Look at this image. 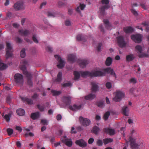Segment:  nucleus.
<instances>
[{"mask_svg": "<svg viewBox=\"0 0 149 149\" xmlns=\"http://www.w3.org/2000/svg\"><path fill=\"white\" fill-rule=\"evenodd\" d=\"M110 1L109 0H102L101 3L102 5H104L101 7L99 8L101 15L102 16H104L105 15V10H107L110 8V6L109 4Z\"/></svg>", "mask_w": 149, "mask_h": 149, "instance_id": "obj_1", "label": "nucleus"}, {"mask_svg": "<svg viewBox=\"0 0 149 149\" xmlns=\"http://www.w3.org/2000/svg\"><path fill=\"white\" fill-rule=\"evenodd\" d=\"M131 38L135 42L140 43L142 41L143 36L140 34H133L131 35Z\"/></svg>", "mask_w": 149, "mask_h": 149, "instance_id": "obj_2", "label": "nucleus"}, {"mask_svg": "<svg viewBox=\"0 0 149 149\" xmlns=\"http://www.w3.org/2000/svg\"><path fill=\"white\" fill-rule=\"evenodd\" d=\"M15 81L16 84L23 85L24 83L23 76L19 73L15 74L14 76Z\"/></svg>", "mask_w": 149, "mask_h": 149, "instance_id": "obj_3", "label": "nucleus"}, {"mask_svg": "<svg viewBox=\"0 0 149 149\" xmlns=\"http://www.w3.org/2000/svg\"><path fill=\"white\" fill-rule=\"evenodd\" d=\"M125 95V94L124 93L120 91H118L116 92L115 96L113 98V100L116 102H120Z\"/></svg>", "mask_w": 149, "mask_h": 149, "instance_id": "obj_4", "label": "nucleus"}, {"mask_svg": "<svg viewBox=\"0 0 149 149\" xmlns=\"http://www.w3.org/2000/svg\"><path fill=\"white\" fill-rule=\"evenodd\" d=\"M116 39L118 44L120 47L123 48L126 46L127 44L123 36H119L116 37Z\"/></svg>", "mask_w": 149, "mask_h": 149, "instance_id": "obj_5", "label": "nucleus"}, {"mask_svg": "<svg viewBox=\"0 0 149 149\" xmlns=\"http://www.w3.org/2000/svg\"><path fill=\"white\" fill-rule=\"evenodd\" d=\"M54 57L57 58L59 64L57 65V67L59 69L63 68L65 66V62L63 60L61 56L58 55H55Z\"/></svg>", "mask_w": 149, "mask_h": 149, "instance_id": "obj_6", "label": "nucleus"}, {"mask_svg": "<svg viewBox=\"0 0 149 149\" xmlns=\"http://www.w3.org/2000/svg\"><path fill=\"white\" fill-rule=\"evenodd\" d=\"M80 68H85L86 65L89 63V60L86 59H78L77 61Z\"/></svg>", "mask_w": 149, "mask_h": 149, "instance_id": "obj_7", "label": "nucleus"}, {"mask_svg": "<svg viewBox=\"0 0 149 149\" xmlns=\"http://www.w3.org/2000/svg\"><path fill=\"white\" fill-rule=\"evenodd\" d=\"M130 142V148L132 149H137L139 148V146L136 143L135 139L132 137V136L129 137V140L127 143Z\"/></svg>", "mask_w": 149, "mask_h": 149, "instance_id": "obj_8", "label": "nucleus"}, {"mask_svg": "<svg viewBox=\"0 0 149 149\" xmlns=\"http://www.w3.org/2000/svg\"><path fill=\"white\" fill-rule=\"evenodd\" d=\"M104 68L102 69V71L96 70L95 71L93 72H91L92 74V77H101L105 76V72Z\"/></svg>", "mask_w": 149, "mask_h": 149, "instance_id": "obj_9", "label": "nucleus"}, {"mask_svg": "<svg viewBox=\"0 0 149 149\" xmlns=\"http://www.w3.org/2000/svg\"><path fill=\"white\" fill-rule=\"evenodd\" d=\"M79 119L81 124L83 126H87L91 124L90 120L87 118H84L80 116Z\"/></svg>", "mask_w": 149, "mask_h": 149, "instance_id": "obj_10", "label": "nucleus"}, {"mask_svg": "<svg viewBox=\"0 0 149 149\" xmlns=\"http://www.w3.org/2000/svg\"><path fill=\"white\" fill-rule=\"evenodd\" d=\"M99 84L95 82H91V92L93 93H96L99 90Z\"/></svg>", "mask_w": 149, "mask_h": 149, "instance_id": "obj_11", "label": "nucleus"}, {"mask_svg": "<svg viewBox=\"0 0 149 149\" xmlns=\"http://www.w3.org/2000/svg\"><path fill=\"white\" fill-rule=\"evenodd\" d=\"M23 5L24 3L22 1H19L14 4L13 7L16 11H19L24 9Z\"/></svg>", "mask_w": 149, "mask_h": 149, "instance_id": "obj_12", "label": "nucleus"}, {"mask_svg": "<svg viewBox=\"0 0 149 149\" xmlns=\"http://www.w3.org/2000/svg\"><path fill=\"white\" fill-rule=\"evenodd\" d=\"M88 39V37L86 35L82 34L78 35L76 37V39L79 41H82L86 42Z\"/></svg>", "mask_w": 149, "mask_h": 149, "instance_id": "obj_13", "label": "nucleus"}, {"mask_svg": "<svg viewBox=\"0 0 149 149\" xmlns=\"http://www.w3.org/2000/svg\"><path fill=\"white\" fill-rule=\"evenodd\" d=\"M71 100V97L70 96H64L62 98V101L65 104L66 106L70 105Z\"/></svg>", "mask_w": 149, "mask_h": 149, "instance_id": "obj_14", "label": "nucleus"}, {"mask_svg": "<svg viewBox=\"0 0 149 149\" xmlns=\"http://www.w3.org/2000/svg\"><path fill=\"white\" fill-rule=\"evenodd\" d=\"M104 26L106 29L111 30L112 29V25L107 19H104L103 20Z\"/></svg>", "mask_w": 149, "mask_h": 149, "instance_id": "obj_15", "label": "nucleus"}, {"mask_svg": "<svg viewBox=\"0 0 149 149\" xmlns=\"http://www.w3.org/2000/svg\"><path fill=\"white\" fill-rule=\"evenodd\" d=\"M76 144L82 148H85L87 146V143L83 139L77 140L75 141Z\"/></svg>", "mask_w": 149, "mask_h": 149, "instance_id": "obj_16", "label": "nucleus"}, {"mask_svg": "<svg viewBox=\"0 0 149 149\" xmlns=\"http://www.w3.org/2000/svg\"><path fill=\"white\" fill-rule=\"evenodd\" d=\"M104 70L105 72V75L106 74L110 73V74L114 77L115 79L117 77L116 73L114 72L113 69H111L110 67H108L107 68H104Z\"/></svg>", "mask_w": 149, "mask_h": 149, "instance_id": "obj_17", "label": "nucleus"}, {"mask_svg": "<svg viewBox=\"0 0 149 149\" xmlns=\"http://www.w3.org/2000/svg\"><path fill=\"white\" fill-rule=\"evenodd\" d=\"M62 142L65 143L66 146L71 147L72 145V142L71 139H68V138L65 139H61Z\"/></svg>", "mask_w": 149, "mask_h": 149, "instance_id": "obj_18", "label": "nucleus"}, {"mask_svg": "<svg viewBox=\"0 0 149 149\" xmlns=\"http://www.w3.org/2000/svg\"><path fill=\"white\" fill-rule=\"evenodd\" d=\"M77 59V57L74 55L70 54L68 55V61L71 63H73L75 62Z\"/></svg>", "mask_w": 149, "mask_h": 149, "instance_id": "obj_19", "label": "nucleus"}, {"mask_svg": "<svg viewBox=\"0 0 149 149\" xmlns=\"http://www.w3.org/2000/svg\"><path fill=\"white\" fill-rule=\"evenodd\" d=\"M82 107V105L80 104L79 106L77 105L76 104H74L72 106L71 105H70L69 106L68 108L71 110L73 111H77L78 110L80 109Z\"/></svg>", "mask_w": 149, "mask_h": 149, "instance_id": "obj_20", "label": "nucleus"}, {"mask_svg": "<svg viewBox=\"0 0 149 149\" xmlns=\"http://www.w3.org/2000/svg\"><path fill=\"white\" fill-rule=\"evenodd\" d=\"M123 30L126 34L132 33L134 31V29L130 26L124 27Z\"/></svg>", "mask_w": 149, "mask_h": 149, "instance_id": "obj_21", "label": "nucleus"}, {"mask_svg": "<svg viewBox=\"0 0 149 149\" xmlns=\"http://www.w3.org/2000/svg\"><path fill=\"white\" fill-rule=\"evenodd\" d=\"M122 113L124 115L128 116H129V109L127 106H124L122 109Z\"/></svg>", "mask_w": 149, "mask_h": 149, "instance_id": "obj_22", "label": "nucleus"}, {"mask_svg": "<svg viewBox=\"0 0 149 149\" xmlns=\"http://www.w3.org/2000/svg\"><path fill=\"white\" fill-rule=\"evenodd\" d=\"M103 131L104 132L109 134L110 135H114L115 134V130L114 129L104 128L103 129Z\"/></svg>", "mask_w": 149, "mask_h": 149, "instance_id": "obj_23", "label": "nucleus"}, {"mask_svg": "<svg viewBox=\"0 0 149 149\" xmlns=\"http://www.w3.org/2000/svg\"><path fill=\"white\" fill-rule=\"evenodd\" d=\"M81 76L83 78H85L87 76L92 77V74L91 72L88 71H81L80 72Z\"/></svg>", "mask_w": 149, "mask_h": 149, "instance_id": "obj_24", "label": "nucleus"}, {"mask_svg": "<svg viewBox=\"0 0 149 149\" xmlns=\"http://www.w3.org/2000/svg\"><path fill=\"white\" fill-rule=\"evenodd\" d=\"M40 116L39 112H36L31 113V117L33 120L37 119L40 117Z\"/></svg>", "mask_w": 149, "mask_h": 149, "instance_id": "obj_25", "label": "nucleus"}, {"mask_svg": "<svg viewBox=\"0 0 149 149\" xmlns=\"http://www.w3.org/2000/svg\"><path fill=\"white\" fill-rule=\"evenodd\" d=\"M6 52L5 57L6 60L13 57V51H8L7 50L6 51Z\"/></svg>", "mask_w": 149, "mask_h": 149, "instance_id": "obj_26", "label": "nucleus"}, {"mask_svg": "<svg viewBox=\"0 0 149 149\" xmlns=\"http://www.w3.org/2000/svg\"><path fill=\"white\" fill-rule=\"evenodd\" d=\"M135 58V56L133 54H130L126 56V61L127 62H130L133 61Z\"/></svg>", "mask_w": 149, "mask_h": 149, "instance_id": "obj_27", "label": "nucleus"}, {"mask_svg": "<svg viewBox=\"0 0 149 149\" xmlns=\"http://www.w3.org/2000/svg\"><path fill=\"white\" fill-rule=\"evenodd\" d=\"M62 79V73L61 72H60L58 73L57 75V78L55 79L54 81L59 83L61 82Z\"/></svg>", "mask_w": 149, "mask_h": 149, "instance_id": "obj_28", "label": "nucleus"}, {"mask_svg": "<svg viewBox=\"0 0 149 149\" xmlns=\"http://www.w3.org/2000/svg\"><path fill=\"white\" fill-rule=\"evenodd\" d=\"M95 104L99 107L103 108L105 106V103L104 101L102 100H99V101L96 102L95 103Z\"/></svg>", "mask_w": 149, "mask_h": 149, "instance_id": "obj_29", "label": "nucleus"}, {"mask_svg": "<svg viewBox=\"0 0 149 149\" xmlns=\"http://www.w3.org/2000/svg\"><path fill=\"white\" fill-rule=\"evenodd\" d=\"M22 100L26 102L29 105H32L33 104V102L32 100L27 97H22Z\"/></svg>", "mask_w": 149, "mask_h": 149, "instance_id": "obj_30", "label": "nucleus"}, {"mask_svg": "<svg viewBox=\"0 0 149 149\" xmlns=\"http://www.w3.org/2000/svg\"><path fill=\"white\" fill-rule=\"evenodd\" d=\"M96 97V95L95 94L91 93L88 95L86 96L85 97V99L86 100H92L95 98Z\"/></svg>", "mask_w": 149, "mask_h": 149, "instance_id": "obj_31", "label": "nucleus"}, {"mask_svg": "<svg viewBox=\"0 0 149 149\" xmlns=\"http://www.w3.org/2000/svg\"><path fill=\"white\" fill-rule=\"evenodd\" d=\"M16 112L17 114L19 116H24L25 114L24 110L22 108L17 109L16 111Z\"/></svg>", "mask_w": 149, "mask_h": 149, "instance_id": "obj_32", "label": "nucleus"}, {"mask_svg": "<svg viewBox=\"0 0 149 149\" xmlns=\"http://www.w3.org/2000/svg\"><path fill=\"white\" fill-rule=\"evenodd\" d=\"M19 32L21 35L24 36H26L29 33V31L27 30L24 31L22 29L19 30Z\"/></svg>", "mask_w": 149, "mask_h": 149, "instance_id": "obj_33", "label": "nucleus"}, {"mask_svg": "<svg viewBox=\"0 0 149 149\" xmlns=\"http://www.w3.org/2000/svg\"><path fill=\"white\" fill-rule=\"evenodd\" d=\"M100 130V129L98 127L95 126L93 127L91 130V132L94 133L96 135H97Z\"/></svg>", "mask_w": 149, "mask_h": 149, "instance_id": "obj_34", "label": "nucleus"}, {"mask_svg": "<svg viewBox=\"0 0 149 149\" xmlns=\"http://www.w3.org/2000/svg\"><path fill=\"white\" fill-rule=\"evenodd\" d=\"M113 59L110 57H108L105 61V65L107 66H110L112 64Z\"/></svg>", "mask_w": 149, "mask_h": 149, "instance_id": "obj_35", "label": "nucleus"}, {"mask_svg": "<svg viewBox=\"0 0 149 149\" xmlns=\"http://www.w3.org/2000/svg\"><path fill=\"white\" fill-rule=\"evenodd\" d=\"M6 48L5 49L6 51L7 50L8 51H13V47L11 45L10 43L8 41H6Z\"/></svg>", "mask_w": 149, "mask_h": 149, "instance_id": "obj_36", "label": "nucleus"}, {"mask_svg": "<svg viewBox=\"0 0 149 149\" xmlns=\"http://www.w3.org/2000/svg\"><path fill=\"white\" fill-rule=\"evenodd\" d=\"M32 76L30 77L27 78V84L28 85L29 87L33 86V82L32 80Z\"/></svg>", "mask_w": 149, "mask_h": 149, "instance_id": "obj_37", "label": "nucleus"}, {"mask_svg": "<svg viewBox=\"0 0 149 149\" xmlns=\"http://www.w3.org/2000/svg\"><path fill=\"white\" fill-rule=\"evenodd\" d=\"M141 25L142 26V27H146V31L147 32H149V27L148 24V23H147L146 22L144 21L141 24Z\"/></svg>", "mask_w": 149, "mask_h": 149, "instance_id": "obj_38", "label": "nucleus"}, {"mask_svg": "<svg viewBox=\"0 0 149 149\" xmlns=\"http://www.w3.org/2000/svg\"><path fill=\"white\" fill-rule=\"evenodd\" d=\"M51 93L53 96H57L60 95L61 93V91L52 90L51 91Z\"/></svg>", "mask_w": 149, "mask_h": 149, "instance_id": "obj_39", "label": "nucleus"}, {"mask_svg": "<svg viewBox=\"0 0 149 149\" xmlns=\"http://www.w3.org/2000/svg\"><path fill=\"white\" fill-rule=\"evenodd\" d=\"M113 141V139L111 138H106L103 139V142L105 145H106L109 143L112 142Z\"/></svg>", "mask_w": 149, "mask_h": 149, "instance_id": "obj_40", "label": "nucleus"}, {"mask_svg": "<svg viewBox=\"0 0 149 149\" xmlns=\"http://www.w3.org/2000/svg\"><path fill=\"white\" fill-rule=\"evenodd\" d=\"M74 79L75 80H77L79 79L80 77V73L77 71H74Z\"/></svg>", "mask_w": 149, "mask_h": 149, "instance_id": "obj_41", "label": "nucleus"}, {"mask_svg": "<svg viewBox=\"0 0 149 149\" xmlns=\"http://www.w3.org/2000/svg\"><path fill=\"white\" fill-rule=\"evenodd\" d=\"M26 49L25 48H23L21 51L20 52V57L22 58H24L26 56Z\"/></svg>", "mask_w": 149, "mask_h": 149, "instance_id": "obj_42", "label": "nucleus"}, {"mask_svg": "<svg viewBox=\"0 0 149 149\" xmlns=\"http://www.w3.org/2000/svg\"><path fill=\"white\" fill-rule=\"evenodd\" d=\"M11 116V113H9L8 114L5 115L4 116V118L7 122H9Z\"/></svg>", "mask_w": 149, "mask_h": 149, "instance_id": "obj_43", "label": "nucleus"}, {"mask_svg": "<svg viewBox=\"0 0 149 149\" xmlns=\"http://www.w3.org/2000/svg\"><path fill=\"white\" fill-rule=\"evenodd\" d=\"M110 112L109 111L106 112L104 115L103 118L104 120H108L110 115Z\"/></svg>", "mask_w": 149, "mask_h": 149, "instance_id": "obj_44", "label": "nucleus"}, {"mask_svg": "<svg viewBox=\"0 0 149 149\" xmlns=\"http://www.w3.org/2000/svg\"><path fill=\"white\" fill-rule=\"evenodd\" d=\"M135 49L139 53H141L143 51L142 47L140 45H137L135 47Z\"/></svg>", "mask_w": 149, "mask_h": 149, "instance_id": "obj_45", "label": "nucleus"}, {"mask_svg": "<svg viewBox=\"0 0 149 149\" xmlns=\"http://www.w3.org/2000/svg\"><path fill=\"white\" fill-rule=\"evenodd\" d=\"M23 73L24 75H26V77H27V78L32 76L31 74L28 72L26 70L23 71Z\"/></svg>", "mask_w": 149, "mask_h": 149, "instance_id": "obj_46", "label": "nucleus"}, {"mask_svg": "<svg viewBox=\"0 0 149 149\" xmlns=\"http://www.w3.org/2000/svg\"><path fill=\"white\" fill-rule=\"evenodd\" d=\"M36 106L37 108L41 112H43L44 111L45 107L43 105L41 106L40 105L38 104L36 105Z\"/></svg>", "mask_w": 149, "mask_h": 149, "instance_id": "obj_47", "label": "nucleus"}, {"mask_svg": "<svg viewBox=\"0 0 149 149\" xmlns=\"http://www.w3.org/2000/svg\"><path fill=\"white\" fill-rule=\"evenodd\" d=\"M138 56L139 58H142L144 57H148V55L145 53H141L139 54Z\"/></svg>", "mask_w": 149, "mask_h": 149, "instance_id": "obj_48", "label": "nucleus"}, {"mask_svg": "<svg viewBox=\"0 0 149 149\" xmlns=\"http://www.w3.org/2000/svg\"><path fill=\"white\" fill-rule=\"evenodd\" d=\"M62 85L63 87L71 86H72V84L70 82L62 84Z\"/></svg>", "mask_w": 149, "mask_h": 149, "instance_id": "obj_49", "label": "nucleus"}, {"mask_svg": "<svg viewBox=\"0 0 149 149\" xmlns=\"http://www.w3.org/2000/svg\"><path fill=\"white\" fill-rule=\"evenodd\" d=\"M6 131L7 132L8 135L9 136L11 135L13 132V130L12 129L10 128H7L6 130Z\"/></svg>", "mask_w": 149, "mask_h": 149, "instance_id": "obj_50", "label": "nucleus"}, {"mask_svg": "<svg viewBox=\"0 0 149 149\" xmlns=\"http://www.w3.org/2000/svg\"><path fill=\"white\" fill-rule=\"evenodd\" d=\"M8 67L7 65L3 63V64L0 66V70H3L6 69Z\"/></svg>", "mask_w": 149, "mask_h": 149, "instance_id": "obj_51", "label": "nucleus"}, {"mask_svg": "<svg viewBox=\"0 0 149 149\" xmlns=\"http://www.w3.org/2000/svg\"><path fill=\"white\" fill-rule=\"evenodd\" d=\"M11 98L10 95H8L7 96L6 102L7 103L10 104L11 103Z\"/></svg>", "mask_w": 149, "mask_h": 149, "instance_id": "obj_52", "label": "nucleus"}, {"mask_svg": "<svg viewBox=\"0 0 149 149\" xmlns=\"http://www.w3.org/2000/svg\"><path fill=\"white\" fill-rule=\"evenodd\" d=\"M99 28L100 29V31L101 32L104 33L105 32V30L102 24H101L99 26Z\"/></svg>", "mask_w": 149, "mask_h": 149, "instance_id": "obj_53", "label": "nucleus"}, {"mask_svg": "<svg viewBox=\"0 0 149 149\" xmlns=\"http://www.w3.org/2000/svg\"><path fill=\"white\" fill-rule=\"evenodd\" d=\"M106 86L108 89H110L112 87L111 83L109 82H107L106 84Z\"/></svg>", "mask_w": 149, "mask_h": 149, "instance_id": "obj_54", "label": "nucleus"}, {"mask_svg": "<svg viewBox=\"0 0 149 149\" xmlns=\"http://www.w3.org/2000/svg\"><path fill=\"white\" fill-rule=\"evenodd\" d=\"M52 47H51L49 46H47L46 47V49L47 51L50 53H52L53 52V50H52Z\"/></svg>", "mask_w": 149, "mask_h": 149, "instance_id": "obj_55", "label": "nucleus"}, {"mask_svg": "<svg viewBox=\"0 0 149 149\" xmlns=\"http://www.w3.org/2000/svg\"><path fill=\"white\" fill-rule=\"evenodd\" d=\"M97 145L99 146H101L103 145V143L102 140L98 139L96 142Z\"/></svg>", "mask_w": 149, "mask_h": 149, "instance_id": "obj_56", "label": "nucleus"}, {"mask_svg": "<svg viewBox=\"0 0 149 149\" xmlns=\"http://www.w3.org/2000/svg\"><path fill=\"white\" fill-rule=\"evenodd\" d=\"M41 123L43 125H47L48 122L47 120L43 119L41 120Z\"/></svg>", "mask_w": 149, "mask_h": 149, "instance_id": "obj_57", "label": "nucleus"}, {"mask_svg": "<svg viewBox=\"0 0 149 149\" xmlns=\"http://www.w3.org/2000/svg\"><path fill=\"white\" fill-rule=\"evenodd\" d=\"M58 7H62L64 6L65 5V4L62 2L61 1H59L58 3Z\"/></svg>", "mask_w": 149, "mask_h": 149, "instance_id": "obj_58", "label": "nucleus"}, {"mask_svg": "<svg viewBox=\"0 0 149 149\" xmlns=\"http://www.w3.org/2000/svg\"><path fill=\"white\" fill-rule=\"evenodd\" d=\"M102 45V44L101 43H98V45L97 47V49L98 52L101 51V47Z\"/></svg>", "mask_w": 149, "mask_h": 149, "instance_id": "obj_59", "label": "nucleus"}, {"mask_svg": "<svg viewBox=\"0 0 149 149\" xmlns=\"http://www.w3.org/2000/svg\"><path fill=\"white\" fill-rule=\"evenodd\" d=\"M25 137H27L29 136H30L31 137H33L34 136V134L32 132H29V133L28 132L26 133L25 134Z\"/></svg>", "mask_w": 149, "mask_h": 149, "instance_id": "obj_60", "label": "nucleus"}, {"mask_svg": "<svg viewBox=\"0 0 149 149\" xmlns=\"http://www.w3.org/2000/svg\"><path fill=\"white\" fill-rule=\"evenodd\" d=\"M32 39L33 41L36 43H38L39 42L38 40L37 39L36 36L35 35H33Z\"/></svg>", "mask_w": 149, "mask_h": 149, "instance_id": "obj_61", "label": "nucleus"}, {"mask_svg": "<svg viewBox=\"0 0 149 149\" xmlns=\"http://www.w3.org/2000/svg\"><path fill=\"white\" fill-rule=\"evenodd\" d=\"M131 11L132 13L135 16H137L138 15L137 12L134 9H131Z\"/></svg>", "mask_w": 149, "mask_h": 149, "instance_id": "obj_62", "label": "nucleus"}, {"mask_svg": "<svg viewBox=\"0 0 149 149\" xmlns=\"http://www.w3.org/2000/svg\"><path fill=\"white\" fill-rule=\"evenodd\" d=\"M15 40L17 42L19 43H22V40L18 37H15Z\"/></svg>", "mask_w": 149, "mask_h": 149, "instance_id": "obj_63", "label": "nucleus"}, {"mask_svg": "<svg viewBox=\"0 0 149 149\" xmlns=\"http://www.w3.org/2000/svg\"><path fill=\"white\" fill-rule=\"evenodd\" d=\"M39 96V94L36 93H34V94L32 97V98L33 100L36 99Z\"/></svg>", "mask_w": 149, "mask_h": 149, "instance_id": "obj_64", "label": "nucleus"}]
</instances>
